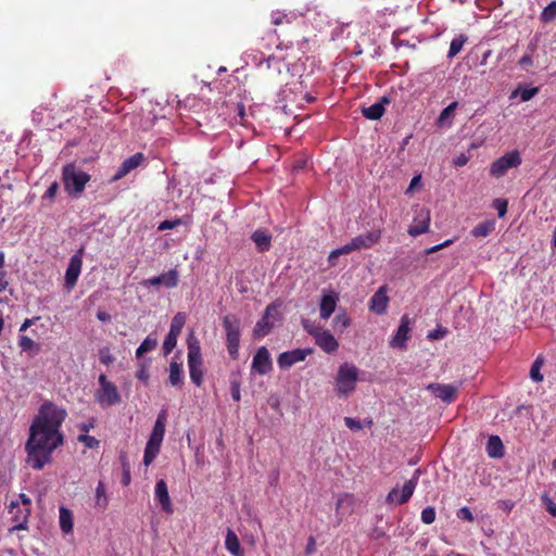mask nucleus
Instances as JSON below:
<instances>
[{"instance_id":"1","label":"nucleus","mask_w":556,"mask_h":556,"mask_svg":"<svg viewBox=\"0 0 556 556\" xmlns=\"http://www.w3.org/2000/svg\"><path fill=\"white\" fill-rule=\"evenodd\" d=\"M64 442L65 434L63 432L29 426L28 438L25 442L26 463L34 470H42L45 466L52 462L53 452L63 446Z\"/></svg>"},{"instance_id":"2","label":"nucleus","mask_w":556,"mask_h":556,"mask_svg":"<svg viewBox=\"0 0 556 556\" xmlns=\"http://www.w3.org/2000/svg\"><path fill=\"white\" fill-rule=\"evenodd\" d=\"M67 417L65 408L58 406L52 401H45L38 408L30 427L50 430L55 432H63L62 425Z\"/></svg>"},{"instance_id":"3","label":"nucleus","mask_w":556,"mask_h":556,"mask_svg":"<svg viewBox=\"0 0 556 556\" xmlns=\"http://www.w3.org/2000/svg\"><path fill=\"white\" fill-rule=\"evenodd\" d=\"M62 182L64 191L72 200H77L83 194L86 185L90 181L91 176L84 172L75 163H66L62 167Z\"/></svg>"},{"instance_id":"4","label":"nucleus","mask_w":556,"mask_h":556,"mask_svg":"<svg viewBox=\"0 0 556 556\" xmlns=\"http://www.w3.org/2000/svg\"><path fill=\"white\" fill-rule=\"evenodd\" d=\"M364 371L353 363H342L337 371L334 391L339 397H348L356 389L357 381H367Z\"/></svg>"},{"instance_id":"5","label":"nucleus","mask_w":556,"mask_h":556,"mask_svg":"<svg viewBox=\"0 0 556 556\" xmlns=\"http://www.w3.org/2000/svg\"><path fill=\"white\" fill-rule=\"evenodd\" d=\"M187 362L191 382L201 387L204 378V365L201 352V344L193 330H190L187 340Z\"/></svg>"},{"instance_id":"6","label":"nucleus","mask_w":556,"mask_h":556,"mask_svg":"<svg viewBox=\"0 0 556 556\" xmlns=\"http://www.w3.org/2000/svg\"><path fill=\"white\" fill-rule=\"evenodd\" d=\"M225 331V344L231 359L239 358L241 319L235 314H227L222 319Z\"/></svg>"},{"instance_id":"7","label":"nucleus","mask_w":556,"mask_h":556,"mask_svg":"<svg viewBox=\"0 0 556 556\" xmlns=\"http://www.w3.org/2000/svg\"><path fill=\"white\" fill-rule=\"evenodd\" d=\"M281 305L282 302L276 300L266 306L262 317L256 321L253 328V337L255 339H262L271 332L274 329V320L281 319V315L278 312Z\"/></svg>"},{"instance_id":"8","label":"nucleus","mask_w":556,"mask_h":556,"mask_svg":"<svg viewBox=\"0 0 556 556\" xmlns=\"http://www.w3.org/2000/svg\"><path fill=\"white\" fill-rule=\"evenodd\" d=\"M187 315L185 312H178L172 318L169 331L164 338L162 352L166 357L168 356L177 345L178 337L180 336L182 328L186 324Z\"/></svg>"},{"instance_id":"9","label":"nucleus","mask_w":556,"mask_h":556,"mask_svg":"<svg viewBox=\"0 0 556 556\" xmlns=\"http://www.w3.org/2000/svg\"><path fill=\"white\" fill-rule=\"evenodd\" d=\"M420 475H421V469L417 468L414 471L412 478L404 483V485L401 490V494L399 495V488H393L388 493V495L386 497V502L388 504L395 503L396 505L406 504L414 494V491L418 484Z\"/></svg>"},{"instance_id":"10","label":"nucleus","mask_w":556,"mask_h":556,"mask_svg":"<svg viewBox=\"0 0 556 556\" xmlns=\"http://www.w3.org/2000/svg\"><path fill=\"white\" fill-rule=\"evenodd\" d=\"M522 159L518 150H513L496 159L490 165V175L495 178L503 177L508 169L518 167Z\"/></svg>"},{"instance_id":"11","label":"nucleus","mask_w":556,"mask_h":556,"mask_svg":"<svg viewBox=\"0 0 556 556\" xmlns=\"http://www.w3.org/2000/svg\"><path fill=\"white\" fill-rule=\"evenodd\" d=\"M84 254L85 245L83 244L70 258L64 276V287L67 291H71L77 283L81 271Z\"/></svg>"},{"instance_id":"12","label":"nucleus","mask_w":556,"mask_h":556,"mask_svg":"<svg viewBox=\"0 0 556 556\" xmlns=\"http://www.w3.org/2000/svg\"><path fill=\"white\" fill-rule=\"evenodd\" d=\"M314 352L312 348L293 349L280 353L277 357V364L281 370H288L294 364L304 362L305 358Z\"/></svg>"},{"instance_id":"13","label":"nucleus","mask_w":556,"mask_h":556,"mask_svg":"<svg viewBox=\"0 0 556 556\" xmlns=\"http://www.w3.org/2000/svg\"><path fill=\"white\" fill-rule=\"evenodd\" d=\"M178 282H179V273L176 268H172L165 273H162L159 276L143 279L140 282V285L144 288L164 286L165 288L173 289L178 286Z\"/></svg>"},{"instance_id":"14","label":"nucleus","mask_w":556,"mask_h":556,"mask_svg":"<svg viewBox=\"0 0 556 556\" xmlns=\"http://www.w3.org/2000/svg\"><path fill=\"white\" fill-rule=\"evenodd\" d=\"M273 370V361L266 346H260L253 355L251 371L261 376Z\"/></svg>"},{"instance_id":"15","label":"nucleus","mask_w":556,"mask_h":556,"mask_svg":"<svg viewBox=\"0 0 556 556\" xmlns=\"http://www.w3.org/2000/svg\"><path fill=\"white\" fill-rule=\"evenodd\" d=\"M410 325L412 320L408 317V315H403L400 320V325L391 338L389 344L391 348L394 349H406L407 348V341L410 338Z\"/></svg>"},{"instance_id":"16","label":"nucleus","mask_w":556,"mask_h":556,"mask_svg":"<svg viewBox=\"0 0 556 556\" xmlns=\"http://www.w3.org/2000/svg\"><path fill=\"white\" fill-rule=\"evenodd\" d=\"M8 508L14 522L10 531L27 530L30 508H22L18 501H12Z\"/></svg>"},{"instance_id":"17","label":"nucleus","mask_w":556,"mask_h":556,"mask_svg":"<svg viewBox=\"0 0 556 556\" xmlns=\"http://www.w3.org/2000/svg\"><path fill=\"white\" fill-rule=\"evenodd\" d=\"M338 302L339 294L336 291L332 289L323 290L319 302L320 318L328 319L336 311Z\"/></svg>"},{"instance_id":"18","label":"nucleus","mask_w":556,"mask_h":556,"mask_svg":"<svg viewBox=\"0 0 556 556\" xmlns=\"http://www.w3.org/2000/svg\"><path fill=\"white\" fill-rule=\"evenodd\" d=\"M430 227V211L428 208H420L415 218L413 225L407 229V232L412 237H418L429 231Z\"/></svg>"},{"instance_id":"19","label":"nucleus","mask_w":556,"mask_h":556,"mask_svg":"<svg viewBox=\"0 0 556 556\" xmlns=\"http://www.w3.org/2000/svg\"><path fill=\"white\" fill-rule=\"evenodd\" d=\"M144 161V155L141 152H137L122 162L112 176L111 181H117L129 174L132 169L139 167Z\"/></svg>"},{"instance_id":"20","label":"nucleus","mask_w":556,"mask_h":556,"mask_svg":"<svg viewBox=\"0 0 556 556\" xmlns=\"http://www.w3.org/2000/svg\"><path fill=\"white\" fill-rule=\"evenodd\" d=\"M387 291L388 287L387 285H383L379 287V289L371 295L368 302V307L370 312L377 315L386 313L388 303L390 301Z\"/></svg>"},{"instance_id":"21","label":"nucleus","mask_w":556,"mask_h":556,"mask_svg":"<svg viewBox=\"0 0 556 556\" xmlns=\"http://www.w3.org/2000/svg\"><path fill=\"white\" fill-rule=\"evenodd\" d=\"M154 501L161 505V508L164 513H174V507L169 497L167 483L164 479H160L155 483Z\"/></svg>"},{"instance_id":"22","label":"nucleus","mask_w":556,"mask_h":556,"mask_svg":"<svg viewBox=\"0 0 556 556\" xmlns=\"http://www.w3.org/2000/svg\"><path fill=\"white\" fill-rule=\"evenodd\" d=\"M427 389L446 404L453 403L457 397V388L453 384L430 383Z\"/></svg>"},{"instance_id":"23","label":"nucleus","mask_w":556,"mask_h":556,"mask_svg":"<svg viewBox=\"0 0 556 556\" xmlns=\"http://www.w3.org/2000/svg\"><path fill=\"white\" fill-rule=\"evenodd\" d=\"M96 400L101 406H114L122 402V396L114 383L100 389L96 394Z\"/></svg>"},{"instance_id":"24","label":"nucleus","mask_w":556,"mask_h":556,"mask_svg":"<svg viewBox=\"0 0 556 556\" xmlns=\"http://www.w3.org/2000/svg\"><path fill=\"white\" fill-rule=\"evenodd\" d=\"M314 340L315 344L328 354H332L339 349V342L329 330L321 329L319 332H316Z\"/></svg>"},{"instance_id":"25","label":"nucleus","mask_w":556,"mask_h":556,"mask_svg":"<svg viewBox=\"0 0 556 556\" xmlns=\"http://www.w3.org/2000/svg\"><path fill=\"white\" fill-rule=\"evenodd\" d=\"M251 240L254 242L257 252L264 253L270 250L273 236L266 228H257L251 235Z\"/></svg>"},{"instance_id":"26","label":"nucleus","mask_w":556,"mask_h":556,"mask_svg":"<svg viewBox=\"0 0 556 556\" xmlns=\"http://www.w3.org/2000/svg\"><path fill=\"white\" fill-rule=\"evenodd\" d=\"M381 239V230L367 231L366 233L356 236L352 239L356 251L361 249H369L378 243Z\"/></svg>"},{"instance_id":"27","label":"nucleus","mask_w":556,"mask_h":556,"mask_svg":"<svg viewBox=\"0 0 556 556\" xmlns=\"http://www.w3.org/2000/svg\"><path fill=\"white\" fill-rule=\"evenodd\" d=\"M458 108V102L453 101L447 106H445L439 114L435 119V126L438 128H451L453 125L455 111Z\"/></svg>"},{"instance_id":"28","label":"nucleus","mask_w":556,"mask_h":556,"mask_svg":"<svg viewBox=\"0 0 556 556\" xmlns=\"http://www.w3.org/2000/svg\"><path fill=\"white\" fill-rule=\"evenodd\" d=\"M354 508V496L349 493H342L339 495L336 503V513L340 519L352 514Z\"/></svg>"},{"instance_id":"29","label":"nucleus","mask_w":556,"mask_h":556,"mask_svg":"<svg viewBox=\"0 0 556 556\" xmlns=\"http://www.w3.org/2000/svg\"><path fill=\"white\" fill-rule=\"evenodd\" d=\"M485 451L490 458H502L505 455V446L502 439L496 434L490 435L486 441Z\"/></svg>"},{"instance_id":"30","label":"nucleus","mask_w":556,"mask_h":556,"mask_svg":"<svg viewBox=\"0 0 556 556\" xmlns=\"http://www.w3.org/2000/svg\"><path fill=\"white\" fill-rule=\"evenodd\" d=\"M540 92L539 87H531L527 84H518L517 87L511 91L509 99L513 100L519 97L521 102H528L532 100Z\"/></svg>"},{"instance_id":"31","label":"nucleus","mask_w":556,"mask_h":556,"mask_svg":"<svg viewBox=\"0 0 556 556\" xmlns=\"http://www.w3.org/2000/svg\"><path fill=\"white\" fill-rule=\"evenodd\" d=\"M167 420V410L165 408L161 409L156 416L154 426L150 433V439L157 440L163 442L165 435V426Z\"/></svg>"},{"instance_id":"32","label":"nucleus","mask_w":556,"mask_h":556,"mask_svg":"<svg viewBox=\"0 0 556 556\" xmlns=\"http://www.w3.org/2000/svg\"><path fill=\"white\" fill-rule=\"evenodd\" d=\"M168 383L175 388H181L185 383L184 363H169Z\"/></svg>"},{"instance_id":"33","label":"nucleus","mask_w":556,"mask_h":556,"mask_svg":"<svg viewBox=\"0 0 556 556\" xmlns=\"http://www.w3.org/2000/svg\"><path fill=\"white\" fill-rule=\"evenodd\" d=\"M59 523L60 529L63 533L68 534L73 532L74 528V516L73 511L65 507L64 505H61L59 508Z\"/></svg>"},{"instance_id":"34","label":"nucleus","mask_w":556,"mask_h":556,"mask_svg":"<svg viewBox=\"0 0 556 556\" xmlns=\"http://www.w3.org/2000/svg\"><path fill=\"white\" fill-rule=\"evenodd\" d=\"M162 442L157 440L148 439L143 452V465L150 466L160 453Z\"/></svg>"},{"instance_id":"35","label":"nucleus","mask_w":556,"mask_h":556,"mask_svg":"<svg viewBox=\"0 0 556 556\" xmlns=\"http://www.w3.org/2000/svg\"><path fill=\"white\" fill-rule=\"evenodd\" d=\"M225 546L229 553L233 556H244L243 549L241 548V544L239 538L235 533L233 530L228 529L225 539Z\"/></svg>"},{"instance_id":"36","label":"nucleus","mask_w":556,"mask_h":556,"mask_svg":"<svg viewBox=\"0 0 556 556\" xmlns=\"http://www.w3.org/2000/svg\"><path fill=\"white\" fill-rule=\"evenodd\" d=\"M157 346V339L153 337V334H149L140 345L137 348L135 355L138 361L144 359L143 356L146 353L152 352Z\"/></svg>"},{"instance_id":"37","label":"nucleus","mask_w":556,"mask_h":556,"mask_svg":"<svg viewBox=\"0 0 556 556\" xmlns=\"http://www.w3.org/2000/svg\"><path fill=\"white\" fill-rule=\"evenodd\" d=\"M495 228V220L493 219H486L477 226H475L470 233L475 238L479 237H488Z\"/></svg>"},{"instance_id":"38","label":"nucleus","mask_w":556,"mask_h":556,"mask_svg":"<svg viewBox=\"0 0 556 556\" xmlns=\"http://www.w3.org/2000/svg\"><path fill=\"white\" fill-rule=\"evenodd\" d=\"M361 112L369 121H380L386 113V109H381L380 105L374 103L369 106H362Z\"/></svg>"},{"instance_id":"39","label":"nucleus","mask_w":556,"mask_h":556,"mask_svg":"<svg viewBox=\"0 0 556 556\" xmlns=\"http://www.w3.org/2000/svg\"><path fill=\"white\" fill-rule=\"evenodd\" d=\"M18 346L21 348L22 352H31L33 356L40 352V344L27 336L20 337Z\"/></svg>"},{"instance_id":"40","label":"nucleus","mask_w":556,"mask_h":556,"mask_svg":"<svg viewBox=\"0 0 556 556\" xmlns=\"http://www.w3.org/2000/svg\"><path fill=\"white\" fill-rule=\"evenodd\" d=\"M467 40H468V37L464 34L456 36L451 41L450 49H448V52L446 55L447 59L451 60V59L455 58L462 51V49Z\"/></svg>"},{"instance_id":"41","label":"nucleus","mask_w":556,"mask_h":556,"mask_svg":"<svg viewBox=\"0 0 556 556\" xmlns=\"http://www.w3.org/2000/svg\"><path fill=\"white\" fill-rule=\"evenodd\" d=\"M108 504L109 498L106 496L105 484L103 481H99L96 488V507L105 509Z\"/></svg>"},{"instance_id":"42","label":"nucleus","mask_w":556,"mask_h":556,"mask_svg":"<svg viewBox=\"0 0 556 556\" xmlns=\"http://www.w3.org/2000/svg\"><path fill=\"white\" fill-rule=\"evenodd\" d=\"M543 364L544 357L542 355H539L531 365L529 375L534 382L543 381V375L541 374V368Z\"/></svg>"},{"instance_id":"43","label":"nucleus","mask_w":556,"mask_h":556,"mask_svg":"<svg viewBox=\"0 0 556 556\" xmlns=\"http://www.w3.org/2000/svg\"><path fill=\"white\" fill-rule=\"evenodd\" d=\"M556 20V0L551 1L541 12L540 21L551 23Z\"/></svg>"},{"instance_id":"44","label":"nucleus","mask_w":556,"mask_h":556,"mask_svg":"<svg viewBox=\"0 0 556 556\" xmlns=\"http://www.w3.org/2000/svg\"><path fill=\"white\" fill-rule=\"evenodd\" d=\"M151 363V358L139 361L138 369L136 371V378L142 381L146 386L149 383L150 375L148 366Z\"/></svg>"},{"instance_id":"45","label":"nucleus","mask_w":556,"mask_h":556,"mask_svg":"<svg viewBox=\"0 0 556 556\" xmlns=\"http://www.w3.org/2000/svg\"><path fill=\"white\" fill-rule=\"evenodd\" d=\"M187 218L186 217H176L174 219H165L157 225V231H165L174 229L178 226L186 225Z\"/></svg>"},{"instance_id":"46","label":"nucleus","mask_w":556,"mask_h":556,"mask_svg":"<svg viewBox=\"0 0 556 556\" xmlns=\"http://www.w3.org/2000/svg\"><path fill=\"white\" fill-rule=\"evenodd\" d=\"M333 327L336 329H340L342 332L344 329L350 327L351 325V318L346 315L345 311L342 309L341 313H338L334 318L332 319Z\"/></svg>"},{"instance_id":"47","label":"nucleus","mask_w":556,"mask_h":556,"mask_svg":"<svg viewBox=\"0 0 556 556\" xmlns=\"http://www.w3.org/2000/svg\"><path fill=\"white\" fill-rule=\"evenodd\" d=\"M492 207L496 210L497 216L500 218L505 217L508 211V200L503 198L494 199L492 202Z\"/></svg>"},{"instance_id":"48","label":"nucleus","mask_w":556,"mask_h":556,"mask_svg":"<svg viewBox=\"0 0 556 556\" xmlns=\"http://www.w3.org/2000/svg\"><path fill=\"white\" fill-rule=\"evenodd\" d=\"M60 189V185L59 182L55 180L53 181L49 187L48 189L46 190V192L43 193V195L41 197V201L45 202H49L50 204L54 202L55 200V197L58 194V191Z\"/></svg>"},{"instance_id":"49","label":"nucleus","mask_w":556,"mask_h":556,"mask_svg":"<svg viewBox=\"0 0 556 556\" xmlns=\"http://www.w3.org/2000/svg\"><path fill=\"white\" fill-rule=\"evenodd\" d=\"M240 387H241L240 380L237 377H235V374H232L231 378H230V394H231V399L235 402H240V400H241Z\"/></svg>"},{"instance_id":"50","label":"nucleus","mask_w":556,"mask_h":556,"mask_svg":"<svg viewBox=\"0 0 556 556\" xmlns=\"http://www.w3.org/2000/svg\"><path fill=\"white\" fill-rule=\"evenodd\" d=\"M99 361L101 364L105 366H110L114 363L115 357L111 353V350L109 346H102L99 349Z\"/></svg>"},{"instance_id":"51","label":"nucleus","mask_w":556,"mask_h":556,"mask_svg":"<svg viewBox=\"0 0 556 556\" xmlns=\"http://www.w3.org/2000/svg\"><path fill=\"white\" fill-rule=\"evenodd\" d=\"M448 333L447 328L438 325L433 330L429 331L427 339L430 341L441 340Z\"/></svg>"},{"instance_id":"52","label":"nucleus","mask_w":556,"mask_h":556,"mask_svg":"<svg viewBox=\"0 0 556 556\" xmlns=\"http://www.w3.org/2000/svg\"><path fill=\"white\" fill-rule=\"evenodd\" d=\"M435 508L433 506H427L422 509L420 519L426 525H431L435 520Z\"/></svg>"},{"instance_id":"53","label":"nucleus","mask_w":556,"mask_h":556,"mask_svg":"<svg viewBox=\"0 0 556 556\" xmlns=\"http://www.w3.org/2000/svg\"><path fill=\"white\" fill-rule=\"evenodd\" d=\"M389 526L390 522L388 520L386 521L384 527L381 525H376L370 533V538L376 541L387 538V528H389Z\"/></svg>"},{"instance_id":"54","label":"nucleus","mask_w":556,"mask_h":556,"mask_svg":"<svg viewBox=\"0 0 556 556\" xmlns=\"http://www.w3.org/2000/svg\"><path fill=\"white\" fill-rule=\"evenodd\" d=\"M77 440L84 443L88 448H97L100 444V441L98 439L86 433L79 434Z\"/></svg>"},{"instance_id":"55","label":"nucleus","mask_w":556,"mask_h":556,"mask_svg":"<svg viewBox=\"0 0 556 556\" xmlns=\"http://www.w3.org/2000/svg\"><path fill=\"white\" fill-rule=\"evenodd\" d=\"M456 517L468 522H472L475 520L473 514L468 506H463L457 509Z\"/></svg>"},{"instance_id":"56","label":"nucleus","mask_w":556,"mask_h":556,"mask_svg":"<svg viewBox=\"0 0 556 556\" xmlns=\"http://www.w3.org/2000/svg\"><path fill=\"white\" fill-rule=\"evenodd\" d=\"M541 500L546 511L556 517V503L547 494L542 495Z\"/></svg>"},{"instance_id":"57","label":"nucleus","mask_w":556,"mask_h":556,"mask_svg":"<svg viewBox=\"0 0 556 556\" xmlns=\"http://www.w3.org/2000/svg\"><path fill=\"white\" fill-rule=\"evenodd\" d=\"M301 325L303 329L313 338L316 336V332H319L321 329L316 327L309 319L302 318Z\"/></svg>"},{"instance_id":"58","label":"nucleus","mask_w":556,"mask_h":556,"mask_svg":"<svg viewBox=\"0 0 556 556\" xmlns=\"http://www.w3.org/2000/svg\"><path fill=\"white\" fill-rule=\"evenodd\" d=\"M421 178L422 177H421L420 173L415 174L413 176V178L410 179V182H409L407 189L405 190V194L406 195L412 194L417 187L421 186Z\"/></svg>"},{"instance_id":"59","label":"nucleus","mask_w":556,"mask_h":556,"mask_svg":"<svg viewBox=\"0 0 556 556\" xmlns=\"http://www.w3.org/2000/svg\"><path fill=\"white\" fill-rule=\"evenodd\" d=\"M453 242H454V239H447V240L443 241L442 243H439V244H435L433 247L426 249L424 253H425V255H430V254L437 253L438 251L450 247Z\"/></svg>"},{"instance_id":"60","label":"nucleus","mask_w":556,"mask_h":556,"mask_svg":"<svg viewBox=\"0 0 556 556\" xmlns=\"http://www.w3.org/2000/svg\"><path fill=\"white\" fill-rule=\"evenodd\" d=\"M344 425L352 431H359L363 429L361 420L353 417H344Z\"/></svg>"},{"instance_id":"61","label":"nucleus","mask_w":556,"mask_h":556,"mask_svg":"<svg viewBox=\"0 0 556 556\" xmlns=\"http://www.w3.org/2000/svg\"><path fill=\"white\" fill-rule=\"evenodd\" d=\"M292 91L291 89H287L285 87L280 88L279 91L277 92V100H276V104H282L285 103V101L287 100V98L289 97V94H291Z\"/></svg>"},{"instance_id":"62","label":"nucleus","mask_w":556,"mask_h":556,"mask_svg":"<svg viewBox=\"0 0 556 556\" xmlns=\"http://www.w3.org/2000/svg\"><path fill=\"white\" fill-rule=\"evenodd\" d=\"M40 318H41L40 316H35V317H33V318H26V319L22 323V325H21V327H20V330H18V331H20V332H24V331H26L29 327H31L33 325H35V324H36V321H37V320H39Z\"/></svg>"},{"instance_id":"63","label":"nucleus","mask_w":556,"mask_h":556,"mask_svg":"<svg viewBox=\"0 0 556 556\" xmlns=\"http://www.w3.org/2000/svg\"><path fill=\"white\" fill-rule=\"evenodd\" d=\"M287 14L281 11H274L271 13V20L274 25H280L285 18H287Z\"/></svg>"},{"instance_id":"64","label":"nucleus","mask_w":556,"mask_h":556,"mask_svg":"<svg viewBox=\"0 0 556 556\" xmlns=\"http://www.w3.org/2000/svg\"><path fill=\"white\" fill-rule=\"evenodd\" d=\"M340 255H341V253L339 252L338 249L332 250L329 253L328 258H327L328 265L330 267H334L337 265V261H338Z\"/></svg>"}]
</instances>
